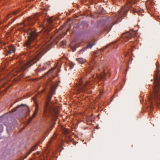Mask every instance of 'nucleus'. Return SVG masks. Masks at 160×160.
<instances>
[{"instance_id":"nucleus-1","label":"nucleus","mask_w":160,"mask_h":160,"mask_svg":"<svg viewBox=\"0 0 160 160\" xmlns=\"http://www.w3.org/2000/svg\"><path fill=\"white\" fill-rule=\"evenodd\" d=\"M27 32L28 40L25 42L24 45L27 47V52L25 54V56L28 57L27 62H21L19 66L15 70L16 73L25 70L28 68L39 61L41 57L45 53L44 48L42 46H36L33 47V42H36V38L39 35V33L36 32L34 28H28ZM17 73L15 74L16 75Z\"/></svg>"},{"instance_id":"nucleus-2","label":"nucleus","mask_w":160,"mask_h":160,"mask_svg":"<svg viewBox=\"0 0 160 160\" xmlns=\"http://www.w3.org/2000/svg\"><path fill=\"white\" fill-rule=\"evenodd\" d=\"M133 3L134 0H127V5L122 7L117 14L113 16V18H110L107 21L104 27L105 30L109 31L114 25L118 22H120L121 21L123 17H126V13L128 11L129 8L132 7Z\"/></svg>"},{"instance_id":"nucleus-3","label":"nucleus","mask_w":160,"mask_h":160,"mask_svg":"<svg viewBox=\"0 0 160 160\" xmlns=\"http://www.w3.org/2000/svg\"><path fill=\"white\" fill-rule=\"evenodd\" d=\"M157 71L154 77V87L153 92L149 98L151 106L154 104L158 105L160 103V76L159 65L157 64Z\"/></svg>"},{"instance_id":"nucleus-4","label":"nucleus","mask_w":160,"mask_h":160,"mask_svg":"<svg viewBox=\"0 0 160 160\" xmlns=\"http://www.w3.org/2000/svg\"><path fill=\"white\" fill-rule=\"evenodd\" d=\"M94 68H96V69L98 68V70L102 72L99 75L98 78L100 79L105 78V76H108V77L110 76V74L109 73V69L107 68H98L97 67H95V66H93L92 65L90 64L89 65L87 71V72H90L92 70H93Z\"/></svg>"},{"instance_id":"nucleus-5","label":"nucleus","mask_w":160,"mask_h":160,"mask_svg":"<svg viewBox=\"0 0 160 160\" xmlns=\"http://www.w3.org/2000/svg\"><path fill=\"white\" fill-rule=\"evenodd\" d=\"M75 89L78 92H85L89 89L90 84L88 82L84 83L82 81H80L78 84L75 85Z\"/></svg>"},{"instance_id":"nucleus-6","label":"nucleus","mask_w":160,"mask_h":160,"mask_svg":"<svg viewBox=\"0 0 160 160\" xmlns=\"http://www.w3.org/2000/svg\"><path fill=\"white\" fill-rule=\"evenodd\" d=\"M37 19L38 16L37 15H35L33 16L27 18L25 21V23H23L21 24V28L23 29V30H24L25 29H23V28L24 27L28 25L30 26L33 25Z\"/></svg>"},{"instance_id":"nucleus-7","label":"nucleus","mask_w":160,"mask_h":160,"mask_svg":"<svg viewBox=\"0 0 160 160\" xmlns=\"http://www.w3.org/2000/svg\"><path fill=\"white\" fill-rule=\"evenodd\" d=\"M53 94L50 93L48 97L47 101L46 102L45 105L44 107V113H52V111L54 110L53 108H52L50 105V101L51 100Z\"/></svg>"},{"instance_id":"nucleus-8","label":"nucleus","mask_w":160,"mask_h":160,"mask_svg":"<svg viewBox=\"0 0 160 160\" xmlns=\"http://www.w3.org/2000/svg\"><path fill=\"white\" fill-rule=\"evenodd\" d=\"M21 108L22 109H25L26 111H28L27 115H29L30 110L29 109V107L28 106L23 104H21L20 105L18 106L16 108H14L12 110V111H16L18 108Z\"/></svg>"},{"instance_id":"nucleus-9","label":"nucleus","mask_w":160,"mask_h":160,"mask_svg":"<svg viewBox=\"0 0 160 160\" xmlns=\"http://www.w3.org/2000/svg\"><path fill=\"white\" fill-rule=\"evenodd\" d=\"M134 32L132 31H131L129 32L124 34L122 35V38H123L124 40L127 41L131 38L132 37H134Z\"/></svg>"},{"instance_id":"nucleus-10","label":"nucleus","mask_w":160,"mask_h":160,"mask_svg":"<svg viewBox=\"0 0 160 160\" xmlns=\"http://www.w3.org/2000/svg\"><path fill=\"white\" fill-rule=\"evenodd\" d=\"M51 30L49 28L43 29L41 32L42 33L44 38H49V39H51V36H50L49 32Z\"/></svg>"},{"instance_id":"nucleus-11","label":"nucleus","mask_w":160,"mask_h":160,"mask_svg":"<svg viewBox=\"0 0 160 160\" xmlns=\"http://www.w3.org/2000/svg\"><path fill=\"white\" fill-rule=\"evenodd\" d=\"M8 50H7V54H11V53H14L15 51V48L14 46L12 45L8 48Z\"/></svg>"},{"instance_id":"nucleus-12","label":"nucleus","mask_w":160,"mask_h":160,"mask_svg":"<svg viewBox=\"0 0 160 160\" xmlns=\"http://www.w3.org/2000/svg\"><path fill=\"white\" fill-rule=\"evenodd\" d=\"M95 45V44L94 43H89L87 45L86 47H83L82 49H81V50L79 51V52H81L83 51L84 50H85L86 48H92V47Z\"/></svg>"},{"instance_id":"nucleus-13","label":"nucleus","mask_w":160,"mask_h":160,"mask_svg":"<svg viewBox=\"0 0 160 160\" xmlns=\"http://www.w3.org/2000/svg\"><path fill=\"white\" fill-rule=\"evenodd\" d=\"M76 60L78 62L82 64H83L86 62V61L85 60V59H84L83 58H77Z\"/></svg>"},{"instance_id":"nucleus-14","label":"nucleus","mask_w":160,"mask_h":160,"mask_svg":"<svg viewBox=\"0 0 160 160\" xmlns=\"http://www.w3.org/2000/svg\"><path fill=\"white\" fill-rule=\"evenodd\" d=\"M36 147V146H35L32 147L29 152H30L31 153L32 151H33L35 149Z\"/></svg>"},{"instance_id":"nucleus-15","label":"nucleus","mask_w":160,"mask_h":160,"mask_svg":"<svg viewBox=\"0 0 160 160\" xmlns=\"http://www.w3.org/2000/svg\"><path fill=\"white\" fill-rule=\"evenodd\" d=\"M3 131V127L2 125L0 124V133L2 132Z\"/></svg>"},{"instance_id":"nucleus-16","label":"nucleus","mask_w":160,"mask_h":160,"mask_svg":"<svg viewBox=\"0 0 160 160\" xmlns=\"http://www.w3.org/2000/svg\"><path fill=\"white\" fill-rule=\"evenodd\" d=\"M36 115V114H34V113H33V114L32 115V116L31 117H30L29 118V120L30 121H31L32 119L34 118V117L35 116V115Z\"/></svg>"},{"instance_id":"nucleus-17","label":"nucleus","mask_w":160,"mask_h":160,"mask_svg":"<svg viewBox=\"0 0 160 160\" xmlns=\"http://www.w3.org/2000/svg\"><path fill=\"white\" fill-rule=\"evenodd\" d=\"M11 14H9L7 15V19L5 20V21H7L8 19H9L11 17Z\"/></svg>"},{"instance_id":"nucleus-18","label":"nucleus","mask_w":160,"mask_h":160,"mask_svg":"<svg viewBox=\"0 0 160 160\" xmlns=\"http://www.w3.org/2000/svg\"><path fill=\"white\" fill-rule=\"evenodd\" d=\"M68 130L67 129H65L64 131V133L65 134H68Z\"/></svg>"},{"instance_id":"nucleus-19","label":"nucleus","mask_w":160,"mask_h":160,"mask_svg":"<svg viewBox=\"0 0 160 160\" xmlns=\"http://www.w3.org/2000/svg\"><path fill=\"white\" fill-rule=\"evenodd\" d=\"M18 11H15V12H14L12 14H13L14 15H16L17 14H18Z\"/></svg>"},{"instance_id":"nucleus-20","label":"nucleus","mask_w":160,"mask_h":160,"mask_svg":"<svg viewBox=\"0 0 160 160\" xmlns=\"http://www.w3.org/2000/svg\"><path fill=\"white\" fill-rule=\"evenodd\" d=\"M4 117V116H2L0 117V121L3 119Z\"/></svg>"},{"instance_id":"nucleus-21","label":"nucleus","mask_w":160,"mask_h":160,"mask_svg":"<svg viewBox=\"0 0 160 160\" xmlns=\"http://www.w3.org/2000/svg\"><path fill=\"white\" fill-rule=\"evenodd\" d=\"M30 153V152H28L26 155L25 156V158H26Z\"/></svg>"},{"instance_id":"nucleus-22","label":"nucleus","mask_w":160,"mask_h":160,"mask_svg":"<svg viewBox=\"0 0 160 160\" xmlns=\"http://www.w3.org/2000/svg\"><path fill=\"white\" fill-rule=\"evenodd\" d=\"M38 108H37V106L36 108V109H35V111H38Z\"/></svg>"},{"instance_id":"nucleus-23","label":"nucleus","mask_w":160,"mask_h":160,"mask_svg":"<svg viewBox=\"0 0 160 160\" xmlns=\"http://www.w3.org/2000/svg\"><path fill=\"white\" fill-rule=\"evenodd\" d=\"M4 124L5 125H6V126H7V128L8 127V124H7L6 123L4 122Z\"/></svg>"},{"instance_id":"nucleus-24","label":"nucleus","mask_w":160,"mask_h":160,"mask_svg":"<svg viewBox=\"0 0 160 160\" xmlns=\"http://www.w3.org/2000/svg\"><path fill=\"white\" fill-rule=\"evenodd\" d=\"M37 112L36 111H35V112H34V114H36L37 113Z\"/></svg>"},{"instance_id":"nucleus-25","label":"nucleus","mask_w":160,"mask_h":160,"mask_svg":"<svg viewBox=\"0 0 160 160\" xmlns=\"http://www.w3.org/2000/svg\"><path fill=\"white\" fill-rule=\"evenodd\" d=\"M63 43L62 44L63 45H64L65 44V42H63Z\"/></svg>"},{"instance_id":"nucleus-26","label":"nucleus","mask_w":160,"mask_h":160,"mask_svg":"<svg viewBox=\"0 0 160 160\" xmlns=\"http://www.w3.org/2000/svg\"><path fill=\"white\" fill-rule=\"evenodd\" d=\"M44 90H42V92H44Z\"/></svg>"},{"instance_id":"nucleus-27","label":"nucleus","mask_w":160,"mask_h":160,"mask_svg":"<svg viewBox=\"0 0 160 160\" xmlns=\"http://www.w3.org/2000/svg\"><path fill=\"white\" fill-rule=\"evenodd\" d=\"M52 20H51L50 21V23H52Z\"/></svg>"},{"instance_id":"nucleus-28","label":"nucleus","mask_w":160,"mask_h":160,"mask_svg":"<svg viewBox=\"0 0 160 160\" xmlns=\"http://www.w3.org/2000/svg\"><path fill=\"white\" fill-rule=\"evenodd\" d=\"M151 108H153V107H152V106H151Z\"/></svg>"},{"instance_id":"nucleus-29","label":"nucleus","mask_w":160,"mask_h":160,"mask_svg":"<svg viewBox=\"0 0 160 160\" xmlns=\"http://www.w3.org/2000/svg\"><path fill=\"white\" fill-rule=\"evenodd\" d=\"M46 65H48V64L46 62Z\"/></svg>"},{"instance_id":"nucleus-30","label":"nucleus","mask_w":160,"mask_h":160,"mask_svg":"<svg viewBox=\"0 0 160 160\" xmlns=\"http://www.w3.org/2000/svg\"><path fill=\"white\" fill-rule=\"evenodd\" d=\"M23 75H22L21 77H23Z\"/></svg>"},{"instance_id":"nucleus-31","label":"nucleus","mask_w":160,"mask_h":160,"mask_svg":"<svg viewBox=\"0 0 160 160\" xmlns=\"http://www.w3.org/2000/svg\"><path fill=\"white\" fill-rule=\"evenodd\" d=\"M90 92H92V91H90L89 93H90Z\"/></svg>"}]
</instances>
